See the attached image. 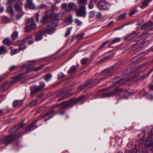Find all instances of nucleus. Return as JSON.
Masks as SVG:
<instances>
[{
	"instance_id": "1",
	"label": "nucleus",
	"mask_w": 153,
	"mask_h": 153,
	"mask_svg": "<svg viewBox=\"0 0 153 153\" xmlns=\"http://www.w3.org/2000/svg\"><path fill=\"white\" fill-rule=\"evenodd\" d=\"M23 125L24 123H21L18 125L16 126L10 130V133L11 135L5 137L4 138V142L6 145L10 143L15 139H18L20 137L21 134L19 133L17 130L21 128Z\"/></svg>"
},
{
	"instance_id": "2",
	"label": "nucleus",
	"mask_w": 153,
	"mask_h": 153,
	"mask_svg": "<svg viewBox=\"0 0 153 153\" xmlns=\"http://www.w3.org/2000/svg\"><path fill=\"white\" fill-rule=\"evenodd\" d=\"M57 26L56 23L54 21H52L50 25L47 26L44 30V31L40 32L39 34L37 35L35 37V40L39 41L42 39V34L43 33H45L49 34H52L55 31V28Z\"/></svg>"
},
{
	"instance_id": "3",
	"label": "nucleus",
	"mask_w": 153,
	"mask_h": 153,
	"mask_svg": "<svg viewBox=\"0 0 153 153\" xmlns=\"http://www.w3.org/2000/svg\"><path fill=\"white\" fill-rule=\"evenodd\" d=\"M85 99L84 96L79 97L76 99H72L64 102L54 105H53L54 108H56L60 105H61L62 108H65L68 107H72L80 101H82Z\"/></svg>"
},
{
	"instance_id": "4",
	"label": "nucleus",
	"mask_w": 153,
	"mask_h": 153,
	"mask_svg": "<svg viewBox=\"0 0 153 153\" xmlns=\"http://www.w3.org/2000/svg\"><path fill=\"white\" fill-rule=\"evenodd\" d=\"M121 92L125 93V94L127 96L132 95L134 94L133 92H128L126 90H124L121 88H116L113 91L103 94L102 97H109L117 94Z\"/></svg>"
},
{
	"instance_id": "5",
	"label": "nucleus",
	"mask_w": 153,
	"mask_h": 153,
	"mask_svg": "<svg viewBox=\"0 0 153 153\" xmlns=\"http://www.w3.org/2000/svg\"><path fill=\"white\" fill-rule=\"evenodd\" d=\"M114 72L115 70L113 67H111L103 71L102 72V77L98 79H96V81L94 82V83L97 84L102 82L106 79L108 77L113 75L114 74Z\"/></svg>"
},
{
	"instance_id": "6",
	"label": "nucleus",
	"mask_w": 153,
	"mask_h": 153,
	"mask_svg": "<svg viewBox=\"0 0 153 153\" xmlns=\"http://www.w3.org/2000/svg\"><path fill=\"white\" fill-rule=\"evenodd\" d=\"M26 23L27 25H30L26 26L25 27L26 31L29 32L34 29L36 26V25L35 23L33 17H32L30 19H27L26 20Z\"/></svg>"
},
{
	"instance_id": "7",
	"label": "nucleus",
	"mask_w": 153,
	"mask_h": 153,
	"mask_svg": "<svg viewBox=\"0 0 153 153\" xmlns=\"http://www.w3.org/2000/svg\"><path fill=\"white\" fill-rule=\"evenodd\" d=\"M86 14V7L85 6H81L79 9L76 11V15L77 17H84Z\"/></svg>"
},
{
	"instance_id": "8",
	"label": "nucleus",
	"mask_w": 153,
	"mask_h": 153,
	"mask_svg": "<svg viewBox=\"0 0 153 153\" xmlns=\"http://www.w3.org/2000/svg\"><path fill=\"white\" fill-rule=\"evenodd\" d=\"M110 5L105 1H103L98 5L99 8L101 10H108L109 9V6Z\"/></svg>"
},
{
	"instance_id": "9",
	"label": "nucleus",
	"mask_w": 153,
	"mask_h": 153,
	"mask_svg": "<svg viewBox=\"0 0 153 153\" xmlns=\"http://www.w3.org/2000/svg\"><path fill=\"white\" fill-rule=\"evenodd\" d=\"M141 28L147 30H153V23L151 21H149L144 24L142 26Z\"/></svg>"
},
{
	"instance_id": "10",
	"label": "nucleus",
	"mask_w": 153,
	"mask_h": 153,
	"mask_svg": "<svg viewBox=\"0 0 153 153\" xmlns=\"http://www.w3.org/2000/svg\"><path fill=\"white\" fill-rule=\"evenodd\" d=\"M35 123L36 122H34L32 124H30L28 126L26 129V132H30L31 131L36 128L37 127Z\"/></svg>"
},
{
	"instance_id": "11",
	"label": "nucleus",
	"mask_w": 153,
	"mask_h": 153,
	"mask_svg": "<svg viewBox=\"0 0 153 153\" xmlns=\"http://www.w3.org/2000/svg\"><path fill=\"white\" fill-rule=\"evenodd\" d=\"M27 73H24L21 74L13 78V81L14 82H16L18 80H20L24 78L26 76V74Z\"/></svg>"
},
{
	"instance_id": "12",
	"label": "nucleus",
	"mask_w": 153,
	"mask_h": 153,
	"mask_svg": "<svg viewBox=\"0 0 153 153\" xmlns=\"http://www.w3.org/2000/svg\"><path fill=\"white\" fill-rule=\"evenodd\" d=\"M153 139L152 136L149 137L147 139L146 145L148 147H152L153 145Z\"/></svg>"
},
{
	"instance_id": "13",
	"label": "nucleus",
	"mask_w": 153,
	"mask_h": 153,
	"mask_svg": "<svg viewBox=\"0 0 153 153\" xmlns=\"http://www.w3.org/2000/svg\"><path fill=\"white\" fill-rule=\"evenodd\" d=\"M138 33L137 32L134 31L129 34L128 35L125 37L126 39L130 40L135 37Z\"/></svg>"
},
{
	"instance_id": "14",
	"label": "nucleus",
	"mask_w": 153,
	"mask_h": 153,
	"mask_svg": "<svg viewBox=\"0 0 153 153\" xmlns=\"http://www.w3.org/2000/svg\"><path fill=\"white\" fill-rule=\"evenodd\" d=\"M94 83V82L91 81H87L85 82L83 85H81L79 88V89L80 90H82L85 88L87 87L89 85L92 84Z\"/></svg>"
},
{
	"instance_id": "15",
	"label": "nucleus",
	"mask_w": 153,
	"mask_h": 153,
	"mask_svg": "<svg viewBox=\"0 0 153 153\" xmlns=\"http://www.w3.org/2000/svg\"><path fill=\"white\" fill-rule=\"evenodd\" d=\"M27 4L31 9H36L35 5L33 3L32 0H27Z\"/></svg>"
},
{
	"instance_id": "16",
	"label": "nucleus",
	"mask_w": 153,
	"mask_h": 153,
	"mask_svg": "<svg viewBox=\"0 0 153 153\" xmlns=\"http://www.w3.org/2000/svg\"><path fill=\"white\" fill-rule=\"evenodd\" d=\"M152 0H145L143 2L142 5L140 6L141 8L143 9L147 7L149 5V3L151 2Z\"/></svg>"
},
{
	"instance_id": "17",
	"label": "nucleus",
	"mask_w": 153,
	"mask_h": 153,
	"mask_svg": "<svg viewBox=\"0 0 153 153\" xmlns=\"http://www.w3.org/2000/svg\"><path fill=\"white\" fill-rule=\"evenodd\" d=\"M53 111H52L49 113H47V114L45 115L43 117H47L46 119L45 120V121H46L47 120H49L51 118H52L53 116Z\"/></svg>"
},
{
	"instance_id": "18",
	"label": "nucleus",
	"mask_w": 153,
	"mask_h": 153,
	"mask_svg": "<svg viewBox=\"0 0 153 153\" xmlns=\"http://www.w3.org/2000/svg\"><path fill=\"white\" fill-rule=\"evenodd\" d=\"M30 88L31 94H34L38 91H40L38 87L37 86H34L33 87H30Z\"/></svg>"
},
{
	"instance_id": "19",
	"label": "nucleus",
	"mask_w": 153,
	"mask_h": 153,
	"mask_svg": "<svg viewBox=\"0 0 153 153\" xmlns=\"http://www.w3.org/2000/svg\"><path fill=\"white\" fill-rule=\"evenodd\" d=\"M62 7L63 9H65V11L67 12L70 11L71 10L68 5L66 3L62 4Z\"/></svg>"
},
{
	"instance_id": "20",
	"label": "nucleus",
	"mask_w": 153,
	"mask_h": 153,
	"mask_svg": "<svg viewBox=\"0 0 153 153\" xmlns=\"http://www.w3.org/2000/svg\"><path fill=\"white\" fill-rule=\"evenodd\" d=\"M22 5L21 4H19L18 3H16L15 4L14 7L16 10L21 11H22Z\"/></svg>"
},
{
	"instance_id": "21",
	"label": "nucleus",
	"mask_w": 153,
	"mask_h": 153,
	"mask_svg": "<svg viewBox=\"0 0 153 153\" xmlns=\"http://www.w3.org/2000/svg\"><path fill=\"white\" fill-rule=\"evenodd\" d=\"M26 48L25 44L24 42H22L19 45V49L20 51L23 50Z\"/></svg>"
},
{
	"instance_id": "22",
	"label": "nucleus",
	"mask_w": 153,
	"mask_h": 153,
	"mask_svg": "<svg viewBox=\"0 0 153 153\" xmlns=\"http://www.w3.org/2000/svg\"><path fill=\"white\" fill-rule=\"evenodd\" d=\"M120 41V38H116L115 39L111 41V42L110 43L109 45V46H110L111 45H112V44L119 42Z\"/></svg>"
},
{
	"instance_id": "23",
	"label": "nucleus",
	"mask_w": 153,
	"mask_h": 153,
	"mask_svg": "<svg viewBox=\"0 0 153 153\" xmlns=\"http://www.w3.org/2000/svg\"><path fill=\"white\" fill-rule=\"evenodd\" d=\"M18 36V33L16 31H14L12 34V37L13 40L15 39Z\"/></svg>"
},
{
	"instance_id": "24",
	"label": "nucleus",
	"mask_w": 153,
	"mask_h": 153,
	"mask_svg": "<svg viewBox=\"0 0 153 153\" xmlns=\"http://www.w3.org/2000/svg\"><path fill=\"white\" fill-rule=\"evenodd\" d=\"M6 11L7 12L10 13L11 14H14V11L13 10V7L12 6L8 7L6 9Z\"/></svg>"
},
{
	"instance_id": "25",
	"label": "nucleus",
	"mask_w": 153,
	"mask_h": 153,
	"mask_svg": "<svg viewBox=\"0 0 153 153\" xmlns=\"http://www.w3.org/2000/svg\"><path fill=\"white\" fill-rule=\"evenodd\" d=\"M2 20L3 21L6 22H11L9 18L6 16H3L2 17Z\"/></svg>"
},
{
	"instance_id": "26",
	"label": "nucleus",
	"mask_w": 153,
	"mask_h": 153,
	"mask_svg": "<svg viewBox=\"0 0 153 153\" xmlns=\"http://www.w3.org/2000/svg\"><path fill=\"white\" fill-rule=\"evenodd\" d=\"M52 77V75L50 74H48L45 76V79L46 81H49Z\"/></svg>"
},
{
	"instance_id": "27",
	"label": "nucleus",
	"mask_w": 153,
	"mask_h": 153,
	"mask_svg": "<svg viewBox=\"0 0 153 153\" xmlns=\"http://www.w3.org/2000/svg\"><path fill=\"white\" fill-rule=\"evenodd\" d=\"M76 68V67L75 66H73L68 71V73H71L74 72Z\"/></svg>"
},
{
	"instance_id": "28",
	"label": "nucleus",
	"mask_w": 153,
	"mask_h": 153,
	"mask_svg": "<svg viewBox=\"0 0 153 153\" xmlns=\"http://www.w3.org/2000/svg\"><path fill=\"white\" fill-rule=\"evenodd\" d=\"M7 50L3 46H2L0 47V53L3 54L6 52Z\"/></svg>"
},
{
	"instance_id": "29",
	"label": "nucleus",
	"mask_w": 153,
	"mask_h": 153,
	"mask_svg": "<svg viewBox=\"0 0 153 153\" xmlns=\"http://www.w3.org/2000/svg\"><path fill=\"white\" fill-rule=\"evenodd\" d=\"M47 7V5L44 4H42L40 5H39L37 8H36V9H43L46 8Z\"/></svg>"
},
{
	"instance_id": "30",
	"label": "nucleus",
	"mask_w": 153,
	"mask_h": 153,
	"mask_svg": "<svg viewBox=\"0 0 153 153\" xmlns=\"http://www.w3.org/2000/svg\"><path fill=\"white\" fill-rule=\"evenodd\" d=\"M3 42L5 44L9 45L10 43V41L9 38H7L3 40Z\"/></svg>"
},
{
	"instance_id": "31",
	"label": "nucleus",
	"mask_w": 153,
	"mask_h": 153,
	"mask_svg": "<svg viewBox=\"0 0 153 153\" xmlns=\"http://www.w3.org/2000/svg\"><path fill=\"white\" fill-rule=\"evenodd\" d=\"M48 19V17L47 16H44L41 20V22L42 23H44L47 22Z\"/></svg>"
},
{
	"instance_id": "32",
	"label": "nucleus",
	"mask_w": 153,
	"mask_h": 153,
	"mask_svg": "<svg viewBox=\"0 0 153 153\" xmlns=\"http://www.w3.org/2000/svg\"><path fill=\"white\" fill-rule=\"evenodd\" d=\"M40 85L38 87L40 91L43 90L45 86V84L43 82H41Z\"/></svg>"
},
{
	"instance_id": "33",
	"label": "nucleus",
	"mask_w": 153,
	"mask_h": 153,
	"mask_svg": "<svg viewBox=\"0 0 153 153\" xmlns=\"http://www.w3.org/2000/svg\"><path fill=\"white\" fill-rule=\"evenodd\" d=\"M84 35L83 33H82L80 34L77 35L76 36V38L77 39L79 40L81 39Z\"/></svg>"
},
{
	"instance_id": "34",
	"label": "nucleus",
	"mask_w": 153,
	"mask_h": 153,
	"mask_svg": "<svg viewBox=\"0 0 153 153\" xmlns=\"http://www.w3.org/2000/svg\"><path fill=\"white\" fill-rule=\"evenodd\" d=\"M20 51L19 49H15L12 50L11 51V52L13 55L16 54L17 53L19 52Z\"/></svg>"
},
{
	"instance_id": "35",
	"label": "nucleus",
	"mask_w": 153,
	"mask_h": 153,
	"mask_svg": "<svg viewBox=\"0 0 153 153\" xmlns=\"http://www.w3.org/2000/svg\"><path fill=\"white\" fill-rule=\"evenodd\" d=\"M114 54H112V55H109V56H106L103 59H102L101 60V61H105L106 59H109L110 58H111L112 57H113L114 56Z\"/></svg>"
},
{
	"instance_id": "36",
	"label": "nucleus",
	"mask_w": 153,
	"mask_h": 153,
	"mask_svg": "<svg viewBox=\"0 0 153 153\" xmlns=\"http://www.w3.org/2000/svg\"><path fill=\"white\" fill-rule=\"evenodd\" d=\"M18 67L15 65H12L9 68V70L11 71H13L14 70L17 69Z\"/></svg>"
},
{
	"instance_id": "37",
	"label": "nucleus",
	"mask_w": 153,
	"mask_h": 153,
	"mask_svg": "<svg viewBox=\"0 0 153 153\" xmlns=\"http://www.w3.org/2000/svg\"><path fill=\"white\" fill-rule=\"evenodd\" d=\"M20 13L17 15V19H19L24 14V13L22 11H20Z\"/></svg>"
},
{
	"instance_id": "38",
	"label": "nucleus",
	"mask_w": 153,
	"mask_h": 153,
	"mask_svg": "<svg viewBox=\"0 0 153 153\" xmlns=\"http://www.w3.org/2000/svg\"><path fill=\"white\" fill-rule=\"evenodd\" d=\"M59 16V15L55 13H53L51 15V17L52 18H56Z\"/></svg>"
},
{
	"instance_id": "39",
	"label": "nucleus",
	"mask_w": 153,
	"mask_h": 153,
	"mask_svg": "<svg viewBox=\"0 0 153 153\" xmlns=\"http://www.w3.org/2000/svg\"><path fill=\"white\" fill-rule=\"evenodd\" d=\"M80 4H86L87 3V0H78Z\"/></svg>"
},
{
	"instance_id": "40",
	"label": "nucleus",
	"mask_w": 153,
	"mask_h": 153,
	"mask_svg": "<svg viewBox=\"0 0 153 153\" xmlns=\"http://www.w3.org/2000/svg\"><path fill=\"white\" fill-rule=\"evenodd\" d=\"M65 94L64 92H62V93H61L59 95V96H60L61 97H62V98H60L59 99L60 100H62L63 99H64L67 97L66 96H63V95L64 94Z\"/></svg>"
},
{
	"instance_id": "41",
	"label": "nucleus",
	"mask_w": 153,
	"mask_h": 153,
	"mask_svg": "<svg viewBox=\"0 0 153 153\" xmlns=\"http://www.w3.org/2000/svg\"><path fill=\"white\" fill-rule=\"evenodd\" d=\"M95 15L94 12L93 11H91L89 12V17L90 18L93 17Z\"/></svg>"
},
{
	"instance_id": "42",
	"label": "nucleus",
	"mask_w": 153,
	"mask_h": 153,
	"mask_svg": "<svg viewBox=\"0 0 153 153\" xmlns=\"http://www.w3.org/2000/svg\"><path fill=\"white\" fill-rule=\"evenodd\" d=\"M37 103V100H35L30 102V107H32L33 106L36 105Z\"/></svg>"
},
{
	"instance_id": "43",
	"label": "nucleus",
	"mask_w": 153,
	"mask_h": 153,
	"mask_svg": "<svg viewBox=\"0 0 153 153\" xmlns=\"http://www.w3.org/2000/svg\"><path fill=\"white\" fill-rule=\"evenodd\" d=\"M43 67V65H41L39 67H38L34 68V71H37L39 70H41V69H42Z\"/></svg>"
},
{
	"instance_id": "44",
	"label": "nucleus",
	"mask_w": 153,
	"mask_h": 153,
	"mask_svg": "<svg viewBox=\"0 0 153 153\" xmlns=\"http://www.w3.org/2000/svg\"><path fill=\"white\" fill-rule=\"evenodd\" d=\"M75 22L76 24L78 26L80 25L82 23V22L81 21L77 19H75Z\"/></svg>"
},
{
	"instance_id": "45",
	"label": "nucleus",
	"mask_w": 153,
	"mask_h": 153,
	"mask_svg": "<svg viewBox=\"0 0 153 153\" xmlns=\"http://www.w3.org/2000/svg\"><path fill=\"white\" fill-rule=\"evenodd\" d=\"M58 76L59 79H61L65 75L62 72H60L59 73Z\"/></svg>"
},
{
	"instance_id": "46",
	"label": "nucleus",
	"mask_w": 153,
	"mask_h": 153,
	"mask_svg": "<svg viewBox=\"0 0 153 153\" xmlns=\"http://www.w3.org/2000/svg\"><path fill=\"white\" fill-rule=\"evenodd\" d=\"M88 59V58H85L82 59L81 61V63L82 64H85L86 62L87 61Z\"/></svg>"
},
{
	"instance_id": "47",
	"label": "nucleus",
	"mask_w": 153,
	"mask_h": 153,
	"mask_svg": "<svg viewBox=\"0 0 153 153\" xmlns=\"http://www.w3.org/2000/svg\"><path fill=\"white\" fill-rule=\"evenodd\" d=\"M130 153H140V152L139 150H136L135 149L131 150Z\"/></svg>"
},
{
	"instance_id": "48",
	"label": "nucleus",
	"mask_w": 153,
	"mask_h": 153,
	"mask_svg": "<svg viewBox=\"0 0 153 153\" xmlns=\"http://www.w3.org/2000/svg\"><path fill=\"white\" fill-rule=\"evenodd\" d=\"M137 11L136 10H131L129 13V15L130 16H132Z\"/></svg>"
},
{
	"instance_id": "49",
	"label": "nucleus",
	"mask_w": 153,
	"mask_h": 153,
	"mask_svg": "<svg viewBox=\"0 0 153 153\" xmlns=\"http://www.w3.org/2000/svg\"><path fill=\"white\" fill-rule=\"evenodd\" d=\"M68 5L71 8V9L75 5V4L73 2L70 3Z\"/></svg>"
},
{
	"instance_id": "50",
	"label": "nucleus",
	"mask_w": 153,
	"mask_h": 153,
	"mask_svg": "<svg viewBox=\"0 0 153 153\" xmlns=\"http://www.w3.org/2000/svg\"><path fill=\"white\" fill-rule=\"evenodd\" d=\"M126 13H123L121 15L119 16V18L120 19H122L126 18Z\"/></svg>"
},
{
	"instance_id": "51",
	"label": "nucleus",
	"mask_w": 153,
	"mask_h": 153,
	"mask_svg": "<svg viewBox=\"0 0 153 153\" xmlns=\"http://www.w3.org/2000/svg\"><path fill=\"white\" fill-rule=\"evenodd\" d=\"M39 14L38 13H36L35 14L36 19L37 22H38L39 21Z\"/></svg>"
},
{
	"instance_id": "52",
	"label": "nucleus",
	"mask_w": 153,
	"mask_h": 153,
	"mask_svg": "<svg viewBox=\"0 0 153 153\" xmlns=\"http://www.w3.org/2000/svg\"><path fill=\"white\" fill-rule=\"evenodd\" d=\"M153 71V68L146 75H144V76H145V77H144V78H145L147 76H148Z\"/></svg>"
},
{
	"instance_id": "53",
	"label": "nucleus",
	"mask_w": 153,
	"mask_h": 153,
	"mask_svg": "<svg viewBox=\"0 0 153 153\" xmlns=\"http://www.w3.org/2000/svg\"><path fill=\"white\" fill-rule=\"evenodd\" d=\"M146 96L148 97V98L152 100L153 99V95H151L149 94H148V93H147L146 94Z\"/></svg>"
},
{
	"instance_id": "54",
	"label": "nucleus",
	"mask_w": 153,
	"mask_h": 153,
	"mask_svg": "<svg viewBox=\"0 0 153 153\" xmlns=\"http://www.w3.org/2000/svg\"><path fill=\"white\" fill-rule=\"evenodd\" d=\"M102 13L100 12L97 13L96 15V17L97 19L100 18L102 16Z\"/></svg>"
},
{
	"instance_id": "55",
	"label": "nucleus",
	"mask_w": 153,
	"mask_h": 153,
	"mask_svg": "<svg viewBox=\"0 0 153 153\" xmlns=\"http://www.w3.org/2000/svg\"><path fill=\"white\" fill-rule=\"evenodd\" d=\"M71 33V29H68L67 31L65 36L66 37L68 36V35H69Z\"/></svg>"
},
{
	"instance_id": "56",
	"label": "nucleus",
	"mask_w": 153,
	"mask_h": 153,
	"mask_svg": "<svg viewBox=\"0 0 153 153\" xmlns=\"http://www.w3.org/2000/svg\"><path fill=\"white\" fill-rule=\"evenodd\" d=\"M19 102V101L17 100H15L13 103V106L14 107L16 106Z\"/></svg>"
},
{
	"instance_id": "57",
	"label": "nucleus",
	"mask_w": 153,
	"mask_h": 153,
	"mask_svg": "<svg viewBox=\"0 0 153 153\" xmlns=\"http://www.w3.org/2000/svg\"><path fill=\"white\" fill-rule=\"evenodd\" d=\"M109 42H110L108 40V41L103 42V43L102 44V45H101V46H100V48H101L102 47L105 46V45L108 43Z\"/></svg>"
},
{
	"instance_id": "58",
	"label": "nucleus",
	"mask_w": 153,
	"mask_h": 153,
	"mask_svg": "<svg viewBox=\"0 0 153 153\" xmlns=\"http://www.w3.org/2000/svg\"><path fill=\"white\" fill-rule=\"evenodd\" d=\"M7 82L4 83L1 86V88L3 89H5L6 87L7 86Z\"/></svg>"
},
{
	"instance_id": "59",
	"label": "nucleus",
	"mask_w": 153,
	"mask_h": 153,
	"mask_svg": "<svg viewBox=\"0 0 153 153\" xmlns=\"http://www.w3.org/2000/svg\"><path fill=\"white\" fill-rule=\"evenodd\" d=\"M34 68L33 67H31L28 68L27 69V71H34Z\"/></svg>"
},
{
	"instance_id": "60",
	"label": "nucleus",
	"mask_w": 153,
	"mask_h": 153,
	"mask_svg": "<svg viewBox=\"0 0 153 153\" xmlns=\"http://www.w3.org/2000/svg\"><path fill=\"white\" fill-rule=\"evenodd\" d=\"M68 21L70 23H71L73 21V19L71 16L68 19Z\"/></svg>"
},
{
	"instance_id": "61",
	"label": "nucleus",
	"mask_w": 153,
	"mask_h": 153,
	"mask_svg": "<svg viewBox=\"0 0 153 153\" xmlns=\"http://www.w3.org/2000/svg\"><path fill=\"white\" fill-rule=\"evenodd\" d=\"M146 37V33H144L142 34L140 36V39H141V38L142 39L143 38H144Z\"/></svg>"
},
{
	"instance_id": "62",
	"label": "nucleus",
	"mask_w": 153,
	"mask_h": 153,
	"mask_svg": "<svg viewBox=\"0 0 153 153\" xmlns=\"http://www.w3.org/2000/svg\"><path fill=\"white\" fill-rule=\"evenodd\" d=\"M13 2V0H8L7 2V5L11 4H12Z\"/></svg>"
},
{
	"instance_id": "63",
	"label": "nucleus",
	"mask_w": 153,
	"mask_h": 153,
	"mask_svg": "<svg viewBox=\"0 0 153 153\" xmlns=\"http://www.w3.org/2000/svg\"><path fill=\"white\" fill-rule=\"evenodd\" d=\"M94 5L93 4H90L88 5V7L90 9H92L93 8Z\"/></svg>"
},
{
	"instance_id": "64",
	"label": "nucleus",
	"mask_w": 153,
	"mask_h": 153,
	"mask_svg": "<svg viewBox=\"0 0 153 153\" xmlns=\"http://www.w3.org/2000/svg\"><path fill=\"white\" fill-rule=\"evenodd\" d=\"M4 10V8L3 7H0V13H2Z\"/></svg>"
}]
</instances>
